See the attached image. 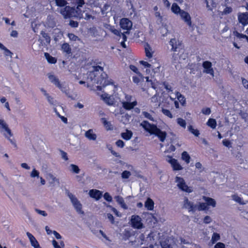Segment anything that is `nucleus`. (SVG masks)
<instances>
[{
  "instance_id": "nucleus-1",
  "label": "nucleus",
  "mask_w": 248,
  "mask_h": 248,
  "mask_svg": "<svg viewBox=\"0 0 248 248\" xmlns=\"http://www.w3.org/2000/svg\"><path fill=\"white\" fill-rule=\"evenodd\" d=\"M103 71L102 67L100 66H93L89 72L88 79H90L94 84H100L101 86H95L96 90L101 91L102 87L112 84L111 79H108L101 77V73ZM93 90H95L93 89Z\"/></svg>"
},
{
  "instance_id": "nucleus-48",
  "label": "nucleus",
  "mask_w": 248,
  "mask_h": 248,
  "mask_svg": "<svg viewBox=\"0 0 248 248\" xmlns=\"http://www.w3.org/2000/svg\"><path fill=\"white\" fill-rule=\"evenodd\" d=\"M142 115L145 117L146 118L152 121H154V118L152 117V116L148 112L146 111H143L142 112Z\"/></svg>"
},
{
  "instance_id": "nucleus-59",
  "label": "nucleus",
  "mask_w": 248,
  "mask_h": 248,
  "mask_svg": "<svg viewBox=\"0 0 248 248\" xmlns=\"http://www.w3.org/2000/svg\"><path fill=\"white\" fill-rule=\"evenodd\" d=\"M116 145L118 147L123 148L124 146V143L123 140H119L116 142Z\"/></svg>"
},
{
  "instance_id": "nucleus-58",
  "label": "nucleus",
  "mask_w": 248,
  "mask_h": 248,
  "mask_svg": "<svg viewBox=\"0 0 248 248\" xmlns=\"http://www.w3.org/2000/svg\"><path fill=\"white\" fill-rule=\"evenodd\" d=\"M35 211L38 214H39L43 217H46L47 215V213L45 211L41 210L38 209H35Z\"/></svg>"
},
{
  "instance_id": "nucleus-16",
  "label": "nucleus",
  "mask_w": 248,
  "mask_h": 248,
  "mask_svg": "<svg viewBox=\"0 0 248 248\" xmlns=\"http://www.w3.org/2000/svg\"><path fill=\"white\" fill-rule=\"evenodd\" d=\"M85 137L89 140L95 141L97 139V135L95 130L90 129L86 131L84 134Z\"/></svg>"
},
{
  "instance_id": "nucleus-27",
  "label": "nucleus",
  "mask_w": 248,
  "mask_h": 248,
  "mask_svg": "<svg viewBox=\"0 0 248 248\" xmlns=\"http://www.w3.org/2000/svg\"><path fill=\"white\" fill-rule=\"evenodd\" d=\"M175 97L180 103L182 106H185L186 104V99L184 95H182L180 93L176 92L175 93Z\"/></svg>"
},
{
  "instance_id": "nucleus-11",
  "label": "nucleus",
  "mask_w": 248,
  "mask_h": 248,
  "mask_svg": "<svg viewBox=\"0 0 248 248\" xmlns=\"http://www.w3.org/2000/svg\"><path fill=\"white\" fill-rule=\"evenodd\" d=\"M202 66L203 68V72L211 75L212 77H214V70L212 67L211 62L206 61L203 62Z\"/></svg>"
},
{
  "instance_id": "nucleus-49",
  "label": "nucleus",
  "mask_w": 248,
  "mask_h": 248,
  "mask_svg": "<svg viewBox=\"0 0 248 248\" xmlns=\"http://www.w3.org/2000/svg\"><path fill=\"white\" fill-rule=\"evenodd\" d=\"M109 30L114 34L116 35H120V31L116 29L114 27L109 26Z\"/></svg>"
},
{
  "instance_id": "nucleus-25",
  "label": "nucleus",
  "mask_w": 248,
  "mask_h": 248,
  "mask_svg": "<svg viewBox=\"0 0 248 248\" xmlns=\"http://www.w3.org/2000/svg\"><path fill=\"white\" fill-rule=\"evenodd\" d=\"M145 207L148 210H153L154 208V202L150 198H148L145 202Z\"/></svg>"
},
{
  "instance_id": "nucleus-8",
  "label": "nucleus",
  "mask_w": 248,
  "mask_h": 248,
  "mask_svg": "<svg viewBox=\"0 0 248 248\" xmlns=\"http://www.w3.org/2000/svg\"><path fill=\"white\" fill-rule=\"evenodd\" d=\"M175 182L177 184V186L181 190L188 193L193 191L192 187L188 186L183 178L176 176Z\"/></svg>"
},
{
  "instance_id": "nucleus-55",
  "label": "nucleus",
  "mask_w": 248,
  "mask_h": 248,
  "mask_svg": "<svg viewBox=\"0 0 248 248\" xmlns=\"http://www.w3.org/2000/svg\"><path fill=\"white\" fill-rule=\"evenodd\" d=\"M107 206L109 207L113 211V212L115 214L116 216L119 217H121V214L117 211L116 209L113 207L111 205H108Z\"/></svg>"
},
{
  "instance_id": "nucleus-57",
  "label": "nucleus",
  "mask_w": 248,
  "mask_h": 248,
  "mask_svg": "<svg viewBox=\"0 0 248 248\" xmlns=\"http://www.w3.org/2000/svg\"><path fill=\"white\" fill-rule=\"evenodd\" d=\"M222 143H223L224 146H226L227 147H228V148H230L232 146H231V142L228 140H226V139L223 140V141H222Z\"/></svg>"
},
{
  "instance_id": "nucleus-4",
  "label": "nucleus",
  "mask_w": 248,
  "mask_h": 248,
  "mask_svg": "<svg viewBox=\"0 0 248 248\" xmlns=\"http://www.w3.org/2000/svg\"><path fill=\"white\" fill-rule=\"evenodd\" d=\"M0 132L3 135L5 138L7 139L10 143L16 146L15 142L11 137L13 136L11 129L9 128L8 125L3 119H0Z\"/></svg>"
},
{
  "instance_id": "nucleus-46",
  "label": "nucleus",
  "mask_w": 248,
  "mask_h": 248,
  "mask_svg": "<svg viewBox=\"0 0 248 248\" xmlns=\"http://www.w3.org/2000/svg\"><path fill=\"white\" fill-rule=\"evenodd\" d=\"M56 5L59 7H63L65 6L67 2L65 0H54Z\"/></svg>"
},
{
  "instance_id": "nucleus-26",
  "label": "nucleus",
  "mask_w": 248,
  "mask_h": 248,
  "mask_svg": "<svg viewBox=\"0 0 248 248\" xmlns=\"http://www.w3.org/2000/svg\"><path fill=\"white\" fill-rule=\"evenodd\" d=\"M171 12L176 15H179L183 10L176 3H173L171 7Z\"/></svg>"
},
{
  "instance_id": "nucleus-45",
  "label": "nucleus",
  "mask_w": 248,
  "mask_h": 248,
  "mask_svg": "<svg viewBox=\"0 0 248 248\" xmlns=\"http://www.w3.org/2000/svg\"><path fill=\"white\" fill-rule=\"evenodd\" d=\"M39 172L38 170L34 168L30 173V176L31 178H39Z\"/></svg>"
},
{
  "instance_id": "nucleus-42",
  "label": "nucleus",
  "mask_w": 248,
  "mask_h": 248,
  "mask_svg": "<svg viewBox=\"0 0 248 248\" xmlns=\"http://www.w3.org/2000/svg\"><path fill=\"white\" fill-rule=\"evenodd\" d=\"M52 245L54 248H61L62 247L63 248L64 247V242L62 241L60 242V245H59L55 240H53L52 241Z\"/></svg>"
},
{
  "instance_id": "nucleus-3",
  "label": "nucleus",
  "mask_w": 248,
  "mask_h": 248,
  "mask_svg": "<svg viewBox=\"0 0 248 248\" xmlns=\"http://www.w3.org/2000/svg\"><path fill=\"white\" fill-rule=\"evenodd\" d=\"M140 125L150 135H155L157 136L161 142H164L166 138L167 133L162 131L158 128L156 125L151 124L146 121L142 122Z\"/></svg>"
},
{
  "instance_id": "nucleus-36",
  "label": "nucleus",
  "mask_w": 248,
  "mask_h": 248,
  "mask_svg": "<svg viewBox=\"0 0 248 248\" xmlns=\"http://www.w3.org/2000/svg\"><path fill=\"white\" fill-rule=\"evenodd\" d=\"M129 67H130V69L132 71H133L134 72H135V73L138 74L140 78L143 79L144 78V77L143 76L142 74L139 71V70L136 66L133 65H130Z\"/></svg>"
},
{
  "instance_id": "nucleus-54",
  "label": "nucleus",
  "mask_w": 248,
  "mask_h": 248,
  "mask_svg": "<svg viewBox=\"0 0 248 248\" xmlns=\"http://www.w3.org/2000/svg\"><path fill=\"white\" fill-rule=\"evenodd\" d=\"M26 234L30 240V242L31 243H32L34 240H35L36 239L35 238V237L30 232H27L26 233Z\"/></svg>"
},
{
  "instance_id": "nucleus-64",
  "label": "nucleus",
  "mask_w": 248,
  "mask_h": 248,
  "mask_svg": "<svg viewBox=\"0 0 248 248\" xmlns=\"http://www.w3.org/2000/svg\"><path fill=\"white\" fill-rule=\"evenodd\" d=\"M242 84H243L244 87L245 88L248 89V81L247 79H246L244 78H242Z\"/></svg>"
},
{
  "instance_id": "nucleus-44",
  "label": "nucleus",
  "mask_w": 248,
  "mask_h": 248,
  "mask_svg": "<svg viewBox=\"0 0 248 248\" xmlns=\"http://www.w3.org/2000/svg\"><path fill=\"white\" fill-rule=\"evenodd\" d=\"M220 239V235L217 233V232H214L212 238H211V241L213 244H214L215 242L217 241Z\"/></svg>"
},
{
  "instance_id": "nucleus-13",
  "label": "nucleus",
  "mask_w": 248,
  "mask_h": 248,
  "mask_svg": "<svg viewBox=\"0 0 248 248\" xmlns=\"http://www.w3.org/2000/svg\"><path fill=\"white\" fill-rule=\"evenodd\" d=\"M120 25L122 29L127 31L130 30L132 27V22L127 18H123L121 19Z\"/></svg>"
},
{
  "instance_id": "nucleus-47",
  "label": "nucleus",
  "mask_w": 248,
  "mask_h": 248,
  "mask_svg": "<svg viewBox=\"0 0 248 248\" xmlns=\"http://www.w3.org/2000/svg\"><path fill=\"white\" fill-rule=\"evenodd\" d=\"M206 4V7L209 10H212V8L216 6V3L213 0L211 1V5L207 0H204Z\"/></svg>"
},
{
  "instance_id": "nucleus-7",
  "label": "nucleus",
  "mask_w": 248,
  "mask_h": 248,
  "mask_svg": "<svg viewBox=\"0 0 248 248\" xmlns=\"http://www.w3.org/2000/svg\"><path fill=\"white\" fill-rule=\"evenodd\" d=\"M75 10V9L74 8L70 7L69 6H66L61 10L60 13L65 19L70 18L73 16H77L79 18L83 17V15L80 13L78 14L77 15H76L74 13Z\"/></svg>"
},
{
  "instance_id": "nucleus-10",
  "label": "nucleus",
  "mask_w": 248,
  "mask_h": 248,
  "mask_svg": "<svg viewBox=\"0 0 248 248\" xmlns=\"http://www.w3.org/2000/svg\"><path fill=\"white\" fill-rule=\"evenodd\" d=\"M131 226L136 229H141L144 227L141 218L138 215H132L130 219Z\"/></svg>"
},
{
  "instance_id": "nucleus-18",
  "label": "nucleus",
  "mask_w": 248,
  "mask_h": 248,
  "mask_svg": "<svg viewBox=\"0 0 248 248\" xmlns=\"http://www.w3.org/2000/svg\"><path fill=\"white\" fill-rule=\"evenodd\" d=\"M238 20L240 23L243 25L248 24V13L240 14L238 15Z\"/></svg>"
},
{
  "instance_id": "nucleus-32",
  "label": "nucleus",
  "mask_w": 248,
  "mask_h": 248,
  "mask_svg": "<svg viewBox=\"0 0 248 248\" xmlns=\"http://www.w3.org/2000/svg\"><path fill=\"white\" fill-rule=\"evenodd\" d=\"M206 124L212 129H215L217 126V122L214 119L209 118L206 123Z\"/></svg>"
},
{
  "instance_id": "nucleus-31",
  "label": "nucleus",
  "mask_w": 248,
  "mask_h": 248,
  "mask_svg": "<svg viewBox=\"0 0 248 248\" xmlns=\"http://www.w3.org/2000/svg\"><path fill=\"white\" fill-rule=\"evenodd\" d=\"M0 49L4 51V55L5 56H10V57H12L13 53L7 49L3 44L0 43Z\"/></svg>"
},
{
  "instance_id": "nucleus-24",
  "label": "nucleus",
  "mask_w": 248,
  "mask_h": 248,
  "mask_svg": "<svg viewBox=\"0 0 248 248\" xmlns=\"http://www.w3.org/2000/svg\"><path fill=\"white\" fill-rule=\"evenodd\" d=\"M121 135L124 140H129L131 139L133 133L131 131L126 129L125 132L122 133Z\"/></svg>"
},
{
  "instance_id": "nucleus-53",
  "label": "nucleus",
  "mask_w": 248,
  "mask_h": 248,
  "mask_svg": "<svg viewBox=\"0 0 248 248\" xmlns=\"http://www.w3.org/2000/svg\"><path fill=\"white\" fill-rule=\"evenodd\" d=\"M202 112L204 115H208L211 113V111L209 108H203L202 109Z\"/></svg>"
},
{
  "instance_id": "nucleus-22",
  "label": "nucleus",
  "mask_w": 248,
  "mask_h": 248,
  "mask_svg": "<svg viewBox=\"0 0 248 248\" xmlns=\"http://www.w3.org/2000/svg\"><path fill=\"white\" fill-rule=\"evenodd\" d=\"M203 200L205 202L207 206H211L212 207H215L216 206V201L210 197H207L206 196H203Z\"/></svg>"
},
{
  "instance_id": "nucleus-30",
  "label": "nucleus",
  "mask_w": 248,
  "mask_h": 248,
  "mask_svg": "<svg viewBox=\"0 0 248 248\" xmlns=\"http://www.w3.org/2000/svg\"><path fill=\"white\" fill-rule=\"evenodd\" d=\"M44 55L48 63L51 64H54L57 62L56 59L50 55L49 53L46 52L45 53Z\"/></svg>"
},
{
  "instance_id": "nucleus-39",
  "label": "nucleus",
  "mask_w": 248,
  "mask_h": 248,
  "mask_svg": "<svg viewBox=\"0 0 248 248\" xmlns=\"http://www.w3.org/2000/svg\"><path fill=\"white\" fill-rule=\"evenodd\" d=\"M62 50L67 54H70L71 53V48L69 44L67 43L63 44L62 46Z\"/></svg>"
},
{
  "instance_id": "nucleus-19",
  "label": "nucleus",
  "mask_w": 248,
  "mask_h": 248,
  "mask_svg": "<svg viewBox=\"0 0 248 248\" xmlns=\"http://www.w3.org/2000/svg\"><path fill=\"white\" fill-rule=\"evenodd\" d=\"M145 52L146 57L148 59H151L152 58L154 51H153L152 47L148 44H146L144 46Z\"/></svg>"
},
{
  "instance_id": "nucleus-52",
  "label": "nucleus",
  "mask_w": 248,
  "mask_h": 248,
  "mask_svg": "<svg viewBox=\"0 0 248 248\" xmlns=\"http://www.w3.org/2000/svg\"><path fill=\"white\" fill-rule=\"evenodd\" d=\"M76 3L77 5V9H79L84 4V0H75Z\"/></svg>"
},
{
  "instance_id": "nucleus-56",
  "label": "nucleus",
  "mask_w": 248,
  "mask_h": 248,
  "mask_svg": "<svg viewBox=\"0 0 248 248\" xmlns=\"http://www.w3.org/2000/svg\"><path fill=\"white\" fill-rule=\"evenodd\" d=\"M104 198L108 202H110L112 200V197L108 192H106L104 195Z\"/></svg>"
},
{
  "instance_id": "nucleus-38",
  "label": "nucleus",
  "mask_w": 248,
  "mask_h": 248,
  "mask_svg": "<svg viewBox=\"0 0 248 248\" xmlns=\"http://www.w3.org/2000/svg\"><path fill=\"white\" fill-rule=\"evenodd\" d=\"M177 124L183 128H186V121L181 118H178L176 120Z\"/></svg>"
},
{
  "instance_id": "nucleus-63",
  "label": "nucleus",
  "mask_w": 248,
  "mask_h": 248,
  "mask_svg": "<svg viewBox=\"0 0 248 248\" xmlns=\"http://www.w3.org/2000/svg\"><path fill=\"white\" fill-rule=\"evenodd\" d=\"M214 248H225V246L223 243L218 242L216 244Z\"/></svg>"
},
{
  "instance_id": "nucleus-21",
  "label": "nucleus",
  "mask_w": 248,
  "mask_h": 248,
  "mask_svg": "<svg viewBox=\"0 0 248 248\" xmlns=\"http://www.w3.org/2000/svg\"><path fill=\"white\" fill-rule=\"evenodd\" d=\"M169 44L171 46V50L173 51H176L177 49L178 46L180 45L181 43L176 38H172L170 39Z\"/></svg>"
},
{
  "instance_id": "nucleus-37",
  "label": "nucleus",
  "mask_w": 248,
  "mask_h": 248,
  "mask_svg": "<svg viewBox=\"0 0 248 248\" xmlns=\"http://www.w3.org/2000/svg\"><path fill=\"white\" fill-rule=\"evenodd\" d=\"M188 131L193 134L196 137H198L200 135L199 131L197 129H194V127L192 125H189L188 126Z\"/></svg>"
},
{
  "instance_id": "nucleus-17",
  "label": "nucleus",
  "mask_w": 248,
  "mask_h": 248,
  "mask_svg": "<svg viewBox=\"0 0 248 248\" xmlns=\"http://www.w3.org/2000/svg\"><path fill=\"white\" fill-rule=\"evenodd\" d=\"M89 194L90 196L95 199L96 200H99L102 196V192L97 189H91L89 191Z\"/></svg>"
},
{
  "instance_id": "nucleus-12",
  "label": "nucleus",
  "mask_w": 248,
  "mask_h": 248,
  "mask_svg": "<svg viewBox=\"0 0 248 248\" xmlns=\"http://www.w3.org/2000/svg\"><path fill=\"white\" fill-rule=\"evenodd\" d=\"M183 207L187 209L189 212H194L197 210V205L189 201L186 197L184 198Z\"/></svg>"
},
{
  "instance_id": "nucleus-35",
  "label": "nucleus",
  "mask_w": 248,
  "mask_h": 248,
  "mask_svg": "<svg viewBox=\"0 0 248 248\" xmlns=\"http://www.w3.org/2000/svg\"><path fill=\"white\" fill-rule=\"evenodd\" d=\"M181 158L186 164H188L190 162V157L187 152L186 151L183 152L182 154Z\"/></svg>"
},
{
  "instance_id": "nucleus-33",
  "label": "nucleus",
  "mask_w": 248,
  "mask_h": 248,
  "mask_svg": "<svg viewBox=\"0 0 248 248\" xmlns=\"http://www.w3.org/2000/svg\"><path fill=\"white\" fill-rule=\"evenodd\" d=\"M208 207L206 202H199L197 205V210L199 211H205L208 210Z\"/></svg>"
},
{
  "instance_id": "nucleus-62",
  "label": "nucleus",
  "mask_w": 248,
  "mask_h": 248,
  "mask_svg": "<svg viewBox=\"0 0 248 248\" xmlns=\"http://www.w3.org/2000/svg\"><path fill=\"white\" fill-rule=\"evenodd\" d=\"M247 187H248V184H245L244 186H241L240 187L239 190L241 192L243 193H246L247 192V191L245 189V188Z\"/></svg>"
},
{
  "instance_id": "nucleus-51",
  "label": "nucleus",
  "mask_w": 248,
  "mask_h": 248,
  "mask_svg": "<svg viewBox=\"0 0 248 248\" xmlns=\"http://www.w3.org/2000/svg\"><path fill=\"white\" fill-rule=\"evenodd\" d=\"M131 175V172L129 171L125 170L122 173V177L123 179H127Z\"/></svg>"
},
{
  "instance_id": "nucleus-41",
  "label": "nucleus",
  "mask_w": 248,
  "mask_h": 248,
  "mask_svg": "<svg viewBox=\"0 0 248 248\" xmlns=\"http://www.w3.org/2000/svg\"><path fill=\"white\" fill-rule=\"evenodd\" d=\"M232 200L233 201H234L235 202H236L240 204H242L244 203L243 202V199L240 197H239L238 195L234 194V195H232Z\"/></svg>"
},
{
  "instance_id": "nucleus-50",
  "label": "nucleus",
  "mask_w": 248,
  "mask_h": 248,
  "mask_svg": "<svg viewBox=\"0 0 248 248\" xmlns=\"http://www.w3.org/2000/svg\"><path fill=\"white\" fill-rule=\"evenodd\" d=\"M68 37L69 38V39L72 41H75L79 40V39L78 38V37L77 36H76L74 34L71 33L68 34Z\"/></svg>"
},
{
  "instance_id": "nucleus-20",
  "label": "nucleus",
  "mask_w": 248,
  "mask_h": 248,
  "mask_svg": "<svg viewBox=\"0 0 248 248\" xmlns=\"http://www.w3.org/2000/svg\"><path fill=\"white\" fill-rule=\"evenodd\" d=\"M101 97L102 99L108 105H112L114 103V99L112 96L108 94L104 93L102 94Z\"/></svg>"
},
{
  "instance_id": "nucleus-5",
  "label": "nucleus",
  "mask_w": 248,
  "mask_h": 248,
  "mask_svg": "<svg viewBox=\"0 0 248 248\" xmlns=\"http://www.w3.org/2000/svg\"><path fill=\"white\" fill-rule=\"evenodd\" d=\"M66 193L76 212L79 214L84 215V212L82 209V205L76 196L69 191H67Z\"/></svg>"
},
{
  "instance_id": "nucleus-9",
  "label": "nucleus",
  "mask_w": 248,
  "mask_h": 248,
  "mask_svg": "<svg viewBox=\"0 0 248 248\" xmlns=\"http://www.w3.org/2000/svg\"><path fill=\"white\" fill-rule=\"evenodd\" d=\"M122 104L124 108L130 110L134 108L137 105V102L136 100H133L131 95L125 94V100L123 101Z\"/></svg>"
},
{
  "instance_id": "nucleus-2",
  "label": "nucleus",
  "mask_w": 248,
  "mask_h": 248,
  "mask_svg": "<svg viewBox=\"0 0 248 248\" xmlns=\"http://www.w3.org/2000/svg\"><path fill=\"white\" fill-rule=\"evenodd\" d=\"M140 63L145 68H147L145 70L146 74L150 75V76H147L145 78L146 82H150L152 88L155 89V83L156 80L155 78L160 73L161 67L160 64L159 63L157 62L156 63V66H155L152 65L151 63H150L148 62L144 61H140Z\"/></svg>"
},
{
  "instance_id": "nucleus-15",
  "label": "nucleus",
  "mask_w": 248,
  "mask_h": 248,
  "mask_svg": "<svg viewBox=\"0 0 248 248\" xmlns=\"http://www.w3.org/2000/svg\"><path fill=\"white\" fill-rule=\"evenodd\" d=\"M179 15L189 27L191 26V16L187 12L183 10Z\"/></svg>"
},
{
  "instance_id": "nucleus-14",
  "label": "nucleus",
  "mask_w": 248,
  "mask_h": 248,
  "mask_svg": "<svg viewBox=\"0 0 248 248\" xmlns=\"http://www.w3.org/2000/svg\"><path fill=\"white\" fill-rule=\"evenodd\" d=\"M166 160L170 164L174 170H179L182 169V167L180 165L176 159L172 158L170 156H166Z\"/></svg>"
},
{
  "instance_id": "nucleus-29",
  "label": "nucleus",
  "mask_w": 248,
  "mask_h": 248,
  "mask_svg": "<svg viewBox=\"0 0 248 248\" xmlns=\"http://www.w3.org/2000/svg\"><path fill=\"white\" fill-rule=\"evenodd\" d=\"M101 122L107 130H111L113 127L110 122H108L105 118H101Z\"/></svg>"
},
{
  "instance_id": "nucleus-60",
  "label": "nucleus",
  "mask_w": 248,
  "mask_h": 248,
  "mask_svg": "<svg viewBox=\"0 0 248 248\" xmlns=\"http://www.w3.org/2000/svg\"><path fill=\"white\" fill-rule=\"evenodd\" d=\"M212 218L210 216H206L203 219V222L205 224H209L212 221Z\"/></svg>"
},
{
  "instance_id": "nucleus-61",
  "label": "nucleus",
  "mask_w": 248,
  "mask_h": 248,
  "mask_svg": "<svg viewBox=\"0 0 248 248\" xmlns=\"http://www.w3.org/2000/svg\"><path fill=\"white\" fill-rule=\"evenodd\" d=\"M69 25L71 27L73 28H77L78 26V23L77 21H75L73 20H70Z\"/></svg>"
},
{
  "instance_id": "nucleus-43",
  "label": "nucleus",
  "mask_w": 248,
  "mask_h": 248,
  "mask_svg": "<svg viewBox=\"0 0 248 248\" xmlns=\"http://www.w3.org/2000/svg\"><path fill=\"white\" fill-rule=\"evenodd\" d=\"M160 245L162 248H172L170 244L169 243V240L167 239L160 242Z\"/></svg>"
},
{
  "instance_id": "nucleus-40",
  "label": "nucleus",
  "mask_w": 248,
  "mask_h": 248,
  "mask_svg": "<svg viewBox=\"0 0 248 248\" xmlns=\"http://www.w3.org/2000/svg\"><path fill=\"white\" fill-rule=\"evenodd\" d=\"M161 111L164 115L166 116L167 117L170 118H172L173 117L171 112L167 108H162L161 109Z\"/></svg>"
},
{
  "instance_id": "nucleus-6",
  "label": "nucleus",
  "mask_w": 248,
  "mask_h": 248,
  "mask_svg": "<svg viewBox=\"0 0 248 248\" xmlns=\"http://www.w3.org/2000/svg\"><path fill=\"white\" fill-rule=\"evenodd\" d=\"M47 77L49 80L57 88H58L62 92L66 93L67 87L63 83H61L59 79L52 73L47 74Z\"/></svg>"
},
{
  "instance_id": "nucleus-28",
  "label": "nucleus",
  "mask_w": 248,
  "mask_h": 248,
  "mask_svg": "<svg viewBox=\"0 0 248 248\" xmlns=\"http://www.w3.org/2000/svg\"><path fill=\"white\" fill-rule=\"evenodd\" d=\"M233 35L235 36L237 38L241 40L245 39L248 43V36H247V35L239 33L237 31H234L233 32Z\"/></svg>"
},
{
  "instance_id": "nucleus-34",
  "label": "nucleus",
  "mask_w": 248,
  "mask_h": 248,
  "mask_svg": "<svg viewBox=\"0 0 248 248\" xmlns=\"http://www.w3.org/2000/svg\"><path fill=\"white\" fill-rule=\"evenodd\" d=\"M69 170L76 174H78L80 172V169L78 167L77 165L73 164L69 166Z\"/></svg>"
},
{
  "instance_id": "nucleus-23",
  "label": "nucleus",
  "mask_w": 248,
  "mask_h": 248,
  "mask_svg": "<svg viewBox=\"0 0 248 248\" xmlns=\"http://www.w3.org/2000/svg\"><path fill=\"white\" fill-rule=\"evenodd\" d=\"M116 202L118 203L124 209H127L128 208V206L125 203L123 197L120 196H116L114 197Z\"/></svg>"
}]
</instances>
